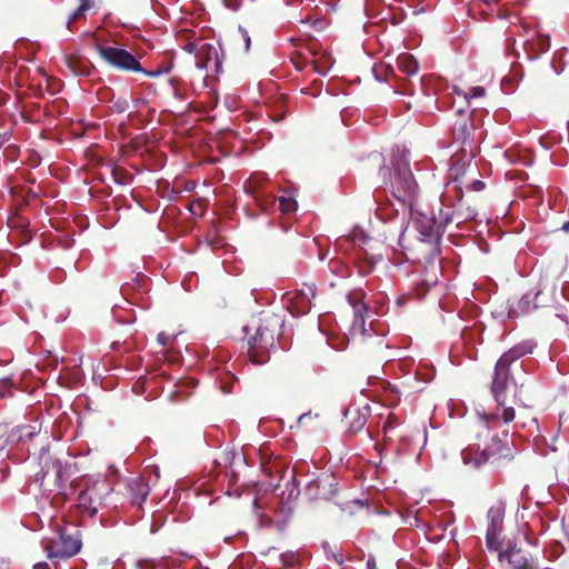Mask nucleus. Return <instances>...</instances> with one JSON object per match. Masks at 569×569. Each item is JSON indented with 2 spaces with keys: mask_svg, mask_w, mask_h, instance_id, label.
I'll return each instance as SVG.
<instances>
[{
  "mask_svg": "<svg viewBox=\"0 0 569 569\" xmlns=\"http://www.w3.org/2000/svg\"><path fill=\"white\" fill-rule=\"evenodd\" d=\"M411 217L412 227H406L402 230L399 246L408 261L422 266L423 276L416 283L417 296L422 298L431 287L437 284L441 270L439 254L442 223L428 212H417Z\"/></svg>",
  "mask_w": 569,
  "mask_h": 569,
  "instance_id": "nucleus-1",
  "label": "nucleus"
},
{
  "mask_svg": "<svg viewBox=\"0 0 569 569\" xmlns=\"http://www.w3.org/2000/svg\"><path fill=\"white\" fill-rule=\"evenodd\" d=\"M526 350L522 347H515L505 352L497 361L492 380V395L497 402L498 415H485L486 422L501 419L505 423L513 421L516 417L515 406L518 403L517 386L510 376V365L522 357Z\"/></svg>",
  "mask_w": 569,
  "mask_h": 569,
  "instance_id": "nucleus-2",
  "label": "nucleus"
},
{
  "mask_svg": "<svg viewBox=\"0 0 569 569\" xmlns=\"http://www.w3.org/2000/svg\"><path fill=\"white\" fill-rule=\"evenodd\" d=\"M282 320L276 315H269L252 321L244 327L248 339V357L254 365H264L270 359V350L274 347L277 337L281 336Z\"/></svg>",
  "mask_w": 569,
  "mask_h": 569,
  "instance_id": "nucleus-3",
  "label": "nucleus"
},
{
  "mask_svg": "<svg viewBox=\"0 0 569 569\" xmlns=\"http://www.w3.org/2000/svg\"><path fill=\"white\" fill-rule=\"evenodd\" d=\"M391 186L393 196L405 206L409 207L411 216H416L417 212H423L420 210L418 202L419 187L408 161L399 160L395 164Z\"/></svg>",
  "mask_w": 569,
  "mask_h": 569,
  "instance_id": "nucleus-4",
  "label": "nucleus"
},
{
  "mask_svg": "<svg viewBox=\"0 0 569 569\" xmlns=\"http://www.w3.org/2000/svg\"><path fill=\"white\" fill-rule=\"evenodd\" d=\"M111 491L112 488L106 478H86L83 480V488L77 497V508L89 517H93Z\"/></svg>",
  "mask_w": 569,
  "mask_h": 569,
  "instance_id": "nucleus-5",
  "label": "nucleus"
},
{
  "mask_svg": "<svg viewBox=\"0 0 569 569\" xmlns=\"http://www.w3.org/2000/svg\"><path fill=\"white\" fill-rule=\"evenodd\" d=\"M96 49L101 59L116 70L122 72L143 71L140 60L126 49L97 43Z\"/></svg>",
  "mask_w": 569,
  "mask_h": 569,
  "instance_id": "nucleus-6",
  "label": "nucleus"
},
{
  "mask_svg": "<svg viewBox=\"0 0 569 569\" xmlns=\"http://www.w3.org/2000/svg\"><path fill=\"white\" fill-rule=\"evenodd\" d=\"M81 539L79 530L69 532L68 529H60L58 538L52 539L46 546L47 556L49 559H68L77 555L81 549Z\"/></svg>",
  "mask_w": 569,
  "mask_h": 569,
  "instance_id": "nucleus-7",
  "label": "nucleus"
},
{
  "mask_svg": "<svg viewBox=\"0 0 569 569\" xmlns=\"http://www.w3.org/2000/svg\"><path fill=\"white\" fill-rule=\"evenodd\" d=\"M505 518V506L501 502L492 506L488 511L487 546L498 551L502 547L501 532Z\"/></svg>",
  "mask_w": 569,
  "mask_h": 569,
  "instance_id": "nucleus-8",
  "label": "nucleus"
},
{
  "mask_svg": "<svg viewBox=\"0 0 569 569\" xmlns=\"http://www.w3.org/2000/svg\"><path fill=\"white\" fill-rule=\"evenodd\" d=\"M338 483L331 475H322L306 486V493L313 500H331L338 492Z\"/></svg>",
  "mask_w": 569,
  "mask_h": 569,
  "instance_id": "nucleus-9",
  "label": "nucleus"
},
{
  "mask_svg": "<svg viewBox=\"0 0 569 569\" xmlns=\"http://www.w3.org/2000/svg\"><path fill=\"white\" fill-rule=\"evenodd\" d=\"M498 551V559L501 566H507L510 569H536L532 557L516 546L508 547L505 551Z\"/></svg>",
  "mask_w": 569,
  "mask_h": 569,
  "instance_id": "nucleus-10",
  "label": "nucleus"
},
{
  "mask_svg": "<svg viewBox=\"0 0 569 569\" xmlns=\"http://www.w3.org/2000/svg\"><path fill=\"white\" fill-rule=\"evenodd\" d=\"M352 260L358 273L361 277H366L373 271L380 260V256L369 253L366 248L359 246L352 252Z\"/></svg>",
  "mask_w": 569,
  "mask_h": 569,
  "instance_id": "nucleus-11",
  "label": "nucleus"
},
{
  "mask_svg": "<svg viewBox=\"0 0 569 569\" xmlns=\"http://www.w3.org/2000/svg\"><path fill=\"white\" fill-rule=\"evenodd\" d=\"M244 190L252 196L254 202L262 209L267 210L274 202V198L268 196L261 187V182L257 177H250L244 183Z\"/></svg>",
  "mask_w": 569,
  "mask_h": 569,
  "instance_id": "nucleus-12",
  "label": "nucleus"
},
{
  "mask_svg": "<svg viewBox=\"0 0 569 569\" xmlns=\"http://www.w3.org/2000/svg\"><path fill=\"white\" fill-rule=\"evenodd\" d=\"M126 489L131 502L138 506H141L150 493L149 485L141 477L129 479Z\"/></svg>",
  "mask_w": 569,
  "mask_h": 569,
  "instance_id": "nucleus-13",
  "label": "nucleus"
},
{
  "mask_svg": "<svg viewBox=\"0 0 569 569\" xmlns=\"http://www.w3.org/2000/svg\"><path fill=\"white\" fill-rule=\"evenodd\" d=\"M349 299H350V303L353 309V321L351 325V332H352V335L359 333L361 336H365V333L367 331L366 330V319H365V315L367 312V307L360 300H353L351 297Z\"/></svg>",
  "mask_w": 569,
  "mask_h": 569,
  "instance_id": "nucleus-14",
  "label": "nucleus"
},
{
  "mask_svg": "<svg viewBox=\"0 0 569 569\" xmlns=\"http://www.w3.org/2000/svg\"><path fill=\"white\" fill-rule=\"evenodd\" d=\"M63 60L71 74L80 77L89 76L91 63L87 59L70 54L66 56Z\"/></svg>",
  "mask_w": 569,
  "mask_h": 569,
  "instance_id": "nucleus-15",
  "label": "nucleus"
},
{
  "mask_svg": "<svg viewBox=\"0 0 569 569\" xmlns=\"http://www.w3.org/2000/svg\"><path fill=\"white\" fill-rule=\"evenodd\" d=\"M492 453L493 450L488 447L481 449L479 443L470 445L468 449V458L465 457V463L473 462V466L478 467L486 462Z\"/></svg>",
  "mask_w": 569,
  "mask_h": 569,
  "instance_id": "nucleus-16",
  "label": "nucleus"
},
{
  "mask_svg": "<svg viewBox=\"0 0 569 569\" xmlns=\"http://www.w3.org/2000/svg\"><path fill=\"white\" fill-rule=\"evenodd\" d=\"M346 418L349 420V430L352 433L359 432L367 422V413H361L358 408H348Z\"/></svg>",
  "mask_w": 569,
  "mask_h": 569,
  "instance_id": "nucleus-17",
  "label": "nucleus"
},
{
  "mask_svg": "<svg viewBox=\"0 0 569 569\" xmlns=\"http://www.w3.org/2000/svg\"><path fill=\"white\" fill-rule=\"evenodd\" d=\"M212 58L217 59V49L203 41L196 57V66L199 69H207Z\"/></svg>",
  "mask_w": 569,
  "mask_h": 569,
  "instance_id": "nucleus-18",
  "label": "nucleus"
},
{
  "mask_svg": "<svg viewBox=\"0 0 569 569\" xmlns=\"http://www.w3.org/2000/svg\"><path fill=\"white\" fill-rule=\"evenodd\" d=\"M397 64L398 68L408 76H413L418 73V62L411 54H400L397 59Z\"/></svg>",
  "mask_w": 569,
  "mask_h": 569,
  "instance_id": "nucleus-19",
  "label": "nucleus"
},
{
  "mask_svg": "<svg viewBox=\"0 0 569 569\" xmlns=\"http://www.w3.org/2000/svg\"><path fill=\"white\" fill-rule=\"evenodd\" d=\"M94 7L93 0H80L79 7L71 13L68 19L67 28L71 29L72 24L84 18L86 13Z\"/></svg>",
  "mask_w": 569,
  "mask_h": 569,
  "instance_id": "nucleus-20",
  "label": "nucleus"
},
{
  "mask_svg": "<svg viewBox=\"0 0 569 569\" xmlns=\"http://www.w3.org/2000/svg\"><path fill=\"white\" fill-rule=\"evenodd\" d=\"M329 270L339 278H347L351 274L350 267L340 258H332L329 261Z\"/></svg>",
  "mask_w": 569,
  "mask_h": 569,
  "instance_id": "nucleus-21",
  "label": "nucleus"
},
{
  "mask_svg": "<svg viewBox=\"0 0 569 569\" xmlns=\"http://www.w3.org/2000/svg\"><path fill=\"white\" fill-rule=\"evenodd\" d=\"M467 170L470 174H472V177H475V174L478 172V168L476 164L471 166L469 163L467 167ZM485 187H486L485 182L482 180L476 179V178H473L472 181L468 184V189L470 191H476V192L482 191L485 189Z\"/></svg>",
  "mask_w": 569,
  "mask_h": 569,
  "instance_id": "nucleus-22",
  "label": "nucleus"
},
{
  "mask_svg": "<svg viewBox=\"0 0 569 569\" xmlns=\"http://www.w3.org/2000/svg\"><path fill=\"white\" fill-rule=\"evenodd\" d=\"M372 72L377 80L387 81L389 74H391L393 72V69L390 66L379 63V64L373 66Z\"/></svg>",
  "mask_w": 569,
  "mask_h": 569,
  "instance_id": "nucleus-23",
  "label": "nucleus"
},
{
  "mask_svg": "<svg viewBox=\"0 0 569 569\" xmlns=\"http://www.w3.org/2000/svg\"><path fill=\"white\" fill-rule=\"evenodd\" d=\"M279 209L283 213L293 212L297 209V202L292 198H279Z\"/></svg>",
  "mask_w": 569,
  "mask_h": 569,
  "instance_id": "nucleus-24",
  "label": "nucleus"
},
{
  "mask_svg": "<svg viewBox=\"0 0 569 569\" xmlns=\"http://www.w3.org/2000/svg\"><path fill=\"white\" fill-rule=\"evenodd\" d=\"M458 176H459L458 160H455V162L452 163V166L450 168V182L448 183V186H451L452 189L456 191H460V187L458 184L459 183Z\"/></svg>",
  "mask_w": 569,
  "mask_h": 569,
  "instance_id": "nucleus-25",
  "label": "nucleus"
},
{
  "mask_svg": "<svg viewBox=\"0 0 569 569\" xmlns=\"http://www.w3.org/2000/svg\"><path fill=\"white\" fill-rule=\"evenodd\" d=\"M280 561L283 567L291 568L298 562V557L295 552H283L280 555Z\"/></svg>",
  "mask_w": 569,
  "mask_h": 569,
  "instance_id": "nucleus-26",
  "label": "nucleus"
},
{
  "mask_svg": "<svg viewBox=\"0 0 569 569\" xmlns=\"http://www.w3.org/2000/svg\"><path fill=\"white\" fill-rule=\"evenodd\" d=\"M12 388L13 382L11 378L6 377L0 380V391H2L3 398L11 397L13 395Z\"/></svg>",
  "mask_w": 569,
  "mask_h": 569,
  "instance_id": "nucleus-27",
  "label": "nucleus"
},
{
  "mask_svg": "<svg viewBox=\"0 0 569 569\" xmlns=\"http://www.w3.org/2000/svg\"><path fill=\"white\" fill-rule=\"evenodd\" d=\"M203 40L201 38H197L193 41H189L183 46V50L188 53L194 54V58L199 53V48L201 47Z\"/></svg>",
  "mask_w": 569,
  "mask_h": 569,
  "instance_id": "nucleus-28",
  "label": "nucleus"
},
{
  "mask_svg": "<svg viewBox=\"0 0 569 569\" xmlns=\"http://www.w3.org/2000/svg\"><path fill=\"white\" fill-rule=\"evenodd\" d=\"M129 108V100L126 97H120L113 102V109L117 112H124Z\"/></svg>",
  "mask_w": 569,
  "mask_h": 569,
  "instance_id": "nucleus-29",
  "label": "nucleus"
},
{
  "mask_svg": "<svg viewBox=\"0 0 569 569\" xmlns=\"http://www.w3.org/2000/svg\"><path fill=\"white\" fill-rule=\"evenodd\" d=\"M466 330H467V326L465 325V331ZM475 331H477L478 333H481L482 328L481 327H477V328L472 327L468 335L465 332V356H467V339L473 340L475 339V337H473V332ZM468 357H470V356L468 355Z\"/></svg>",
  "mask_w": 569,
  "mask_h": 569,
  "instance_id": "nucleus-30",
  "label": "nucleus"
},
{
  "mask_svg": "<svg viewBox=\"0 0 569 569\" xmlns=\"http://www.w3.org/2000/svg\"><path fill=\"white\" fill-rule=\"evenodd\" d=\"M486 90L483 87H473L471 89V98H482L485 97Z\"/></svg>",
  "mask_w": 569,
  "mask_h": 569,
  "instance_id": "nucleus-31",
  "label": "nucleus"
},
{
  "mask_svg": "<svg viewBox=\"0 0 569 569\" xmlns=\"http://www.w3.org/2000/svg\"><path fill=\"white\" fill-rule=\"evenodd\" d=\"M531 302V293H527L522 297L520 303L523 305V310H528L529 303Z\"/></svg>",
  "mask_w": 569,
  "mask_h": 569,
  "instance_id": "nucleus-32",
  "label": "nucleus"
},
{
  "mask_svg": "<svg viewBox=\"0 0 569 569\" xmlns=\"http://www.w3.org/2000/svg\"><path fill=\"white\" fill-rule=\"evenodd\" d=\"M199 208V209H202V202L200 200H197L194 202H192L190 206H189V210L192 212V213H196V209Z\"/></svg>",
  "mask_w": 569,
  "mask_h": 569,
  "instance_id": "nucleus-33",
  "label": "nucleus"
},
{
  "mask_svg": "<svg viewBox=\"0 0 569 569\" xmlns=\"http://www.w3.org/2000/svg\"><path fill=\"white\" fill-rule=\"evenodd\" d=\"M141 73H143L144 76L147 77H150V78H154V77H158L161 71L160 70H154V71H147L143 69V71H140Z\"/></svg>",
  "mask_w": 569,
  "mask_h": 569,
  "instance_id": "nucleus-34",
  "label": "nucleus"
},
{
  "mask_svg": "<svg viewBox=\"0 0 569 569\" xmlns=\"http://www.w3.org/2000/svg\"><path fill=\"white\" fill-rule=\"evenodd\" d=\"M111 93L110 89L106 88V89H102L98 92V94L100 96V100H106L107 99V96H109Z\"/></svg>",
  "mask_w": 569,
  "mask_h": 569,
  "instance_id": "nucleus-35",
  "label": "nucleus"
},
{
  "mask_svg": "<svg viewBox=\"0 0 569 569\" xmlns=\"http://www.w3.org/2000/svg\"><path fill=\"white\" fill-rule=\"evenodd\" d=\"M476 218H477V212L475 210L468 209V212L465 213V219L476 220Z\"/></svg>",
  "mask_w": 569,
  "mask_h": 569,
  "instance_id": "nucleus-36",
  "label": "nucleus"
},
{
  "mask_svg": "<svg viewBox=\"0 0 569 569\" xmlns=\"http://www.w3.org/2000/svg\"><path fill=\"white\" fill-rule=\"evenodd\" d=\"M33 569H51L47 562H37L33 566Z\"/></svg>",
  "mask_w": 569,
  "mask_h": 569,
  "instance_id": "nucleus-37",
  "label": "nucleus"
},
{
  "mask_svg": "<svg viewBox=\"0 0 569 569\" xmlns=\"http://www.w3.org/2000/svg\"><path fill=\"white\" fill-rule=\"evenodd\" d=\"M310 418H311V413H310V412H309V413H303V415H301V416L299 417L298 422L301 425V423H303V421H305L306 419H310Z\"/></svg>",
  "mask_w": 569,
  "mask_h": 569,
  "instance_id": "nucleus-38",
  "label": "nucleus"
},
{
  "mask_svg": "<svg viewBox=\"0 0 569 569\" xmlns=\"http://www.w3.org/2000/svg\"><path fill=\"white\" fill-rule=\"evenodd\" d=\"M540 293H541V291H539V290L533 293V298H532V300H533V308H537L539 306L536 300L538 299Z\"/></svg>",
  "mask_w": 569,
  "mask_h": 569,
  "instance_id": "nucleus-39",
  "label": "nucleus"
},
{
  "mask_svg": "<svg viewBox=\"0 0 569 569\" xmlns=\"http://www.w3.org/2000/svg\"><path fill=\"white\" fill-rule=\"evenodd\" d=\"M243 38H244V41H246V49H249L250 38H249V36H248V33L246 31L243 32Z\"/></svg>",
  "mask_w": 569,
  "mask_h": 569,
  "instance_id": "nucleus-40",
  "label": "nucleus"
},
{
  "mask_svg": "<svg viewBox=\"0 0 569 569\" xmlns=\"http://www.w3.org/2000/svg\"><path fill=\"white\" fill-rule=\"evenodd\" d=\"M452 91H453L456 94H458V96H460V94L462 93L461 89H460V88H459V86H457V84H453V86H452Z\"/></svg>",
  "mask_w": 569,
  "mask_h": 569,
  "instance_id": "nucleus-41",
  "label": "nucleus"
},
{
  "mask_svg": "<svg viewBox=\"0 0 569 569\" xmlns=\"http://www.w3.org/2000/svg\"><path fill=\"white\" fill-rule=\"evenodd\" d=\"M158 341L162 345L166 343V337H164V333H159L158 335Z\"/></svg>",
  "mask_w": 569,
  "mask_h": 569,
  "instance_id": "nucleus-42",
  "label": "nucleus"
},
{
  "mask_svg": "<svg viewBox=\"0 0 569 569\" xmlns=\"http://www.w3.org/2000/svg\"><path fill=\"white\" fill-rule=\"evenodd\" d=\"M367 567H368V569H375L376 568L375 561L373 560H368L367 561Z\"/></svg>",
  "mask_w": 569,
  "mask_h": 569,
  "instance_id": "nucleus-43",
  "label": "nucleus"
},
{
  "mask_svg": "<svg viewBox=\"0 0 569 569\" xmlns=\"http://www.w3.org/2000/svg\"><path fill=\"white\" fill-rule=\"evenodd\" d=\"M308 289L311 292L312 297H315L316 296V288L312 286V287H309Z\"/></svg>",
  "mask_w": 569,
  "mask_h": 569,
  "instance_id": "nucleus-44",
  "label": "nucleus"
},
{
  "mask_svg": "<svg viewBox=\"0 0 569 569\" xmlns=\"http://www.w3.org/2000/svg\"><path fill=\"white\" fill-rule=\"evenodd\" d=\"M4 143V136L0 133V148Z\"/></svg>",
  "mask_w": 569,
  "mask_h": 569,
  "instance_id": "nucleus-45",
  "label": "nucleus"
},
{
  "mask_svg": "<svg viewBox=\"0 0 569 569\" xmlns=\"http://www.w3.org/2000/svg\"><path fill=\"white\" fill-rule=\"evenodd\" d=\"M562 229L566 230V231H569V222L565 223Z\"/></svg>",
  "mask_w": 569,
  "mask_h": 569,
  "instance_id": "nucleus-46",
  "label": "nucleus"
},
{
  "mask_svg": "<svg viewBox=\"0 0 569 569\" xmlns=\"http://www.w3.org/2000/svg\"><path fill=\"white\" fill-rule=\"evenodd\" d=\"M469 307H470L469 303L465 302V306H463L465 312L469 311Z\"/></svg>",
  "mask_w": 569,
  "mask_h": 569,
  "instance_id": "nucleus-47",
  "label": "nucleus"
},
{
  "mask_svg": "<svg viewBox=\"0 0 569 569\" xmlns=\"http://www.w3.org/2000/svg\"><path fill=\"white\" fill-rule=\"evenodd\" d=\"M325 257H326V253H322V252H320V253H319V259H320V260H323V259H325Z\"/></svg>",
  "mask_w": 569,
  "mask_h": 569,
  "instance_id": "nucleus-48",
  "label": "nucleus"
},
{
  "mask_svg": "<svg viewBox=\"0 0 569 569\" xmlns=\"http://www.w3.org/2000/svg\"><path fill=\"white\" fill-rule=\"evenodd\" d=\"M60 473H61V466H60V465H58V470H57V475H58V477H60Z\"/></svg>",
  "mask_w": 569,
  "mask_h": 569,
  "instance_id": "nucleus-49",
  "label": "nucleus"
},
{
  "mask_svg": "<svg viewBox=\"0 0 569 569\" xmlns=\"http://www.w3.org/2000/svg\"><path fill=\"white\" fill-rule=\"evenodd\" d=\"M336 560H337L338 563H342V557L341 556H340V558L336 557Z\"/></svg>",
  "mask_w": 569,
  "mask_h": 569,
  "instance_id": "nucleus-50",
  "label": "nucleus"
},
{
  "mask_svg": "<svg viewBox=\"0 0 569 569\" xmlns=\"http://www.w3.org/2000/svg\"><path fill=\"white\" fill-rule=\"evenodd\" d=\"M469 14H472V11H473V4L469 8Z\"/></svg>",
  "mask_w": 569,
  "mask_h": 569,
  "instance_id": "nucleus-51",
  "label": "nucleus"
},
{
  "mask_svg": "<svg viewBox=\"0 0 569 569\" xmlns=\"http://www.w3.org/2000/svg\"><path fill=\"white\" fill-rule=\"evenodd\" d=\"M460 113H462V109H461V108H458V109H457V114H460Z\"/></svg>",
  "mask_w": 569,
  "mask_h": 569,
  "instance_id": "nucleus-52",
  "label": "nucleus"
},
{
  "mask_svg": "<svg viewBox=\"0 0 569 569\" xmlns=\"http://www.w3.org/2000/svg\"><path fill=\"white\" fill-rule=\"evenodd\" d=\"M0 399H3V393H2V391H0Z\"/></svg>",
  "mask_w": 569,
  "mask_h": 569,
  "instance_id": "nucleus-53",
  "label": "nucleus"
}]
</instances>
